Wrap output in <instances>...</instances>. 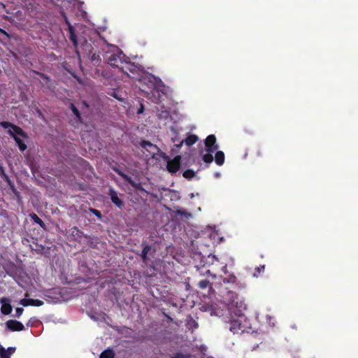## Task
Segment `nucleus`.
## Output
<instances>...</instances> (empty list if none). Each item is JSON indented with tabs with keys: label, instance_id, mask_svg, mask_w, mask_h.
Listing matches in <instances>:
<instances>
[{
	"label": "nucleus",
	"instance_id": "obj_1",
	"mask_svg": "<svg viewBox=\"0 0 358 358\" xmlns=\"http://www.w3.org/2000/svg\"><path fill=\"white\" fill-rule=\"evenodd\" d=\"M225 308V311H227L225 313V328H229L234 334L244 332L248 321L243 314V311L246 310V304L242 298L233 292H229Z\"/></svg>",
	"mask_w": 358,
	"mask_h": 358
},
{
	"label": "nucleus",
	"instance_id": "obj_2",
	"mask_svg": "<svg viewBox=\"0 0 358 358\" xmlns=\"http://www.w3.org/2000/svg\"><path fill=\"white\" fill-rule=\"evenodd\" d=\"M0 125L4 129H11L8 131V134L13 138L21 152L24 151L27 148V145L20 138V136L24 138H27V134L21 127L6 121L1 122Z\"/></svg>",
	"mask_w": 358,
	"mask_h": 358
},
{
	"label": "nucleus",
	"instance_id": "obj_3",
	"mask_svg": "<svg viewBox=\"0 0 358 358\" xmlns=\"http://www.w3.org/2000/svg\"><path fill=\"white\" fill-rule=\"evenodd\" d=\"M127 56L122 52V50H118L117 52H106L105 59L108 64L111 66L117 67L120 69Z\"/></svg>",
	"mask_w": 358,
	"mask_h": 358
},
{
	"label": "nucleus",
	"instance_id": "obj_4",
	"mask_svg": "<svg viewBox=\"0 0 358 358\" xmlns=\"http://www.w3.org/2000/svg\"><path fill=\"white\" fill-rule=\"evenodd\" d=\"M225 283L229 285V287H225V290L229 289L230 288L233 289V290H228L227 292V295L225 297V303L227 302L228 299V292H233L234 293H236L237 291H239L245 287V285L242 283L240 280H238L236 275L234 273H227L225 275Z\"/></svg>",
	"mask_w": 358,
	"mask_h": 358
},
{
	"label": "nucleus",
	"instance_id": "obj_5",
	"mask_svg": "<svg viewBox=\"0 0 358 358\" xmlns=\"http://www.w3.org/2000/svg\"><path fill=\"white\" fill-rule=\"evenodd\" d=\"M164 158L167 162L166 170L171 174L176 173L181 166V156L177 155L172 159L168 156H164Z\"/></svg>",
	"mask_w": 358,
	"mask_h": 358
},
{
	"label": "nucleus",
	"instance_id": "obj_6",
	"mask_svg": "<svg viewBox=\"0 0 358 358\" xmlns=\"http://www.w3.org/2000/svg\"><path fill=\"white\" fill-rule=\"evenodd\" d=\"M140 146L148 152L146 157L155 158V155L160 151V149L149 141L142 140L140 142Z\"/></svg>",
	"mask_w": 358,
	"mask_h": 358
},
{
	"label": "nucleus",
	"instance_id": "obj_7",
	"mask_svg": "<svg viewBox=\"0 0 358 358\" xmlns=\"http://www.w3.org/2000/svg\"><path fill=\"white\" fill-rule=\"evenodd\" d=\"M114 171L122 178V179L127 181L129 185L132 186L136 190H138L143 192H146L145 189L143 188L142 184L141 182H135L130 176L127 174L124 173L123 171H120L118 169H114Z\"/></svg>",
	"mask_w": 358,
	"mask_h": 358
},
{
	"label": "nucleus",
	"instance_id": "obj_8",
	"mask_svg": "<svg viewBox=\"0 0 358 358\" xmlns=\"http://www.w3.org/2000/svg\"><path fill=\"white\" fill-rule=\"evenodd\" d=\"M122 67H120V70L125 74L129 76V73H138L139 70V66L136 65L134 63L131 62L129 57H126V59L123 62Z\"/></svg>",
	"mask_w": 358,
	"mask_h": 358
},
{
	"label": "nucleus",
	"instance_id": "obj_9",
	"mask_svg": "<svg viewBox=\"0 0 358 358\" xmlns=\"http://www.w3.org/2000/svg\"><path fill=\"white\" fill-rule=\"evenodd\" d=\"M108 195L113 203L119 209L122 210L124 208V201L119 198L117 192L112 187L108 189Z\"/></svg>",
	"mask_w": 358,
	"mask_h": 358
},
{
	"label": "nucleus",
	"instance_id": "obj_10",
	"mask_svg": "<svg viewBox=\"0 0 358 358\" xmlns=\"http://www.w3.org/2000/svg\"><path fill=\"white\" fill-rule=\"evenodd\" d=\"M205 145L207 152H214L216 151L218 149V145L216 144L215 136L213 134L208 136L205 140Z\"/></svg>",
	"mask_w": 358,
	"mask_h": 358
},
{
	"label": "nucleus",
	"instance_id": "obj_11",
	"mask_svg": "<svg viewBox=\"0 0 358 358\" xmlns=\"http://www.w3.org/2000/svg\"><path fill=\"white\" fill-rule=\"evenodd\" d=\"M6 326L8 329L12 331H21L24 330V324L15 320H9L6 322Z\"/></svg>",
	"mask_w": 358,
	"mask_h": 358
},
{
	"label": "nucleus",
	"instance_id": "obj_12",
	"mask_svg": "<svg viewBox=\"0 0 358 358\" xmlns=\"http://www.w3.org/2000/svg\"><path fill=\"white\" fill-rule=\"evenodd\" d=\"M0 303H1V313L3 315H8L11 313L13 308L10 303V299L8 298H1Z\"/></svg>",
	"mask_w": 358,
	"mask_h": 358
},
{
	"label": "nucleus",
	"instance_id": "obj_13",
	"mask_svg": "<svg viewBox=\"0 0 358 358\" xmlns=\"http://www.w3.org/2000/svg\"><path fill=\"white\" fill-rule=\"evenodd\" d=\"M65 21L66 24L68 25V29L69 32V39L73 43V46L77 48L78 46V41L77 39V36L75 32V29L72 24L69 22L66 17H65Z\"/></svg>",
	"mask_w": 358,
	"mask_h": 358
},
{
	"label": "nucleus",
	"instance_id": "obj_14",
	"mask_svg": "<svg viewBox=\"0 0 358 358\" xmlns=\"http://www.w3.org/2000/svg\"><path fill=\"white\" fill-rule=\"evenodd\" d=\"M34 73L38 75L42 78L43 80L41 81V85L44 87L49 89V90L51 89L52 84H51V80L49 76H48L47 75H45L43 73H41V72H38L36 71H34Z\"/></svg>",
	"mask_w": 358,
	"mask_h": 358
},
{
	"label": "nucleus",
	"instance_id": "obj_15",
	"mask_svg": "<svg viewBox=\"0 0 358 358\" xmlns=\"http://www.w3.org/2000/svg\"><path fill=\"white\" fill-rule=\"evenodd\" d=\"M198 141V137L194 134H190L187 136L184 140H182L180 143L177 145L178 147H181L182 143H185L187 145L191 146L196 143Z\"/></svg>",
	"mask_w": 358,
	"mask_h": 358
},
{
	"label": "nucleus",
	"instance_id": "obj_16",
	"mask_svg": "<svg viewBox=\"0 0 358 358\" xmlns=\"http://www.w3.org/2000/svg\"><path fill=\"white\" fill-rule=\"evenodd\" d=\"M31 219L36 224H38L41 228H45V224L44 222L34 213L29 215Z\"/></svg>",
	"mask_w": 358,
	"mask_h": 358
},
{
	"label": "nucleus",
	"instance_id": "obj_17",
	"mask_svg": "<svg viewBox=\"0 0 358 358\" xmlns=\"http://www.w3.org/2000/svg\"><path fill=\"white\" fill-rule=\"evenodd\" d=\"M151 250V246L146 244L144 245L143 250L141 254V259L143 262H146L148 260V254Z\"/></svg>",
	"mask_w": 358,
	"mask_h": 358
},
{
	"label": "nucleus",
	"instance_id": "obj_18",
	"mask_svg": "<svg viewBox=\"0 0 358 358\" xmlns=\"http://www.w3.org/2000/svg\"><path fill=\"white\" fill-rule=\"evenodd\" d=\"M215 161L217 165H222L224 164V152H217V153L215 154Z\"/></svg>",
	"mask_w": 358,
	"mask_h": 358
},
{
	"label": "nucleus",
	"instance_id": "obj_19",
	"mask_svg": "<svg viewBox=\"0 0 358 358\" xmlns=\"http://www.w3.org/2000/svg\"><path fill=\"white\" fill-rule=\"evenodd\" d=\"M115 353L113 350L107 349L103 350L101 355L99 358H114Z\"/></svg>",
	"mask_w": 358,
	"mask_h": 358
},
{
	"label": "nucleus",
	"instance_id": "obj_20",
	"mask_svg": "<svg viewBox=\"0 0 358 358\" xmlns=\"http://www.w3.org/2000/svg\"><path fill=\"white\" fill-rule=\"evenodd\" d=\"M69 108L72 110L74 115L77 117L78 121L81 122L82 117H81L80 111L76 107V106L73 103H71L69 105Z\"/></svg>",
	"mask_w": 358,
	"mask_h": 358
},
{
	"label": "nucleus",
	"instance_id": "obj_21",
	"mask_svg": "<svg viewBox=\"0 0 358 358\" xmlns=\"http://www.w3.org/2000/svg\"><path fill=\"white\" fill-rule=\"evenodd\" d=\"M196 175V173L192 169H187L182 173V176L187 179H192Z\"/></svg>",
	"mask_w": 358,
	"mask_h": 358
},
{
	"label": "nucleus",
	"instance_id": "obj_22",
	"mask_svg": "<svg viewBox=\"0 0 358 358\" xmlns=\"http://www.w3.org/2000/svg\"><path fill=\"white\" fill-rule=\"evenodd\" d=\"M198 287L201 289H206L208 287H210V289H212L211 286H210L209 280L206 279L200 280L198 283Z\"/></svg>",
	"mask_w": 358,
	"mask_h": 358
},
{
	"label": "nucleus",
	"instance_id": "obj_23",
	"mask_svg": "<svg viewBox=\"0 0 358 358\" xmlns=\"http://www.w3.org/2000/svg\"><path fill=\"white\" fill-rule=\"evenodd\" d=\"M83 50H84L87 54L90 55L92 54V46L90 43H87L86 40H85V43L81 45Z\"/></svg>",
	"mask_w": 358,
	"mask_h": 358
},
{
	"label": "nucleus",
	"instance_id": "obj_24",
	"mask_svg": "<svg viewBox=\"0 0 358 358\" xmlns=\"http://www.w3.org/2000/svg\"><path fill=\"white\" fill-rule=\"evenodd\" d=\"M234 266V259L233 258L230 257L227 260V263L225 264V275H227L229 273L227 267L229 266V268L231 269Z\"/></svg>",
	"mask_w": 358,
	"mask_h": 358
},
{
	"label": "nucleus",
	"instance_id": "obj_25",
	"mask_svg": "<svg viewBox=\"0 0 358 358\" xmlns=\"http://www.w3.org/2000/svg\"><path fill=\"white\" fill-rule=\"evenodd\" d=\"M213 152H208V153H206L205 155H203V160L206 162V163H210L213 162V155H212Z\"/></svg>",
	"mask_w": 358,
	"mask_h": 358
},
{
	"label": "nucleus",
	"instance_id": "obj_26",
	"mask_svg": "<svg viewBox=\"0 0 358 358\" xmlns=\"http://www.w3.org/2000/svg\"><path fill=\"white\" fill-rule=\"evenodd\" d=\"M91 61L92 62H94V64H98L100 63L101 62V58H100V56L99 55L96 54V53H93L92 55H91Z\"/></svg>",
	"mask_w": 358,
	"mask_h": 358
},
{
	"label": "nucleus",
	"instance_id": "obj_27",
	"mask_svg": "<svg viewBox=\"0 0 358 358\" xmlns=\"http://www.w3.org/2000/svg\"><path fill=\"white\" fill-rule=\"evenodd\" d=\"M72 234L73 236H76L78 238H81L83 235V232L80 230L77 227H73L72 228Z\"/></svg>",
	"mask_w": 358,
	"mask_h": 358
},
{
	"label": "nucleus",
	"instance_id": "obj_28",
	"mask_svg": "<svg viewBox=\"0 0 358 358\" xmlns=\"http://www.w3.org/2000/svg\"><path fill=\"white\" fill-rule=\"evenodd\" d=\"M20 303L23 306H32V299H22Z\"/></svg>",
	"mask_w": 358,
	"mask_h": 358
},
{
	"label": "nucleus",
	"instance_id": "obj_29",
	"mask_svg": "<svg viewBox=\"0 0 358 358\" xmlns=\"http://www.w3.org/2000/svg\"><path fill=\"white\" fill-rule=\"evenodd\" d=\"M89 210L95 216H96L99 219H101L102 218V215H101V213L95 209V208H89Z\"/></svg>",
	"mask_w": 358,
	"mask_h": 358
},
{
	"label": "nucleus",
	"instance_id": "obj_30",
	"mask_svg": "<svg viewBox=\"0 0 358 358\" xmlns=\"http://www.w3.org/2000/svg\"><path fill=\"white\" fill-rule=\"evenodd\" d=\"M264 269H265L264 265H262L260 266L256 267L255 273H254V276L258 277L259 275V274L264 271Z\"/></svg>",
	"mask_w": 358,
	"mask_h": 358
},
{
	"label": "nucleus",
	"instance_id": "obj_31",
	"mask_svg": "<svg viewBox=\"0 0 358 358\" xmlns=\"http://www.w3.org/2000/svg\"><path fill=\"white\" fill-rule=\"evenodd\" d=\"M0 175L2 178H3L7 182L10 181L8 176L6 173L5 170L3 166H0Z\"/></svg>",
	"mask_w": 358,
	"mask_h": 358
},
{
	"label": "nucleus",
	"instance_id": "obj_32",
	"mask_svg": "<svg viewBox=\"0 0 358 358\" xmlns=\"http://www.w3.org/2000/svg\"><path fill=\"white\" fill-rule=\"evenodd\" d=\"M178 215H180V216H184L185 217H189L191 218L192 217V213H188L185 210H178L177 212Z\"/></svg>",
	"mask_w": 358,
	"mask_h": 358
},
{
	"label": "nucleus",
	"instance_id": "obj_33",
	"mask_svg": "<svg viewBox=\"0 0 358 358\" xmlns=\"http://www.w3.org/2000/svg\"><path fill=\"white\" fill-rule=\"evenodd\" d=\"M0 357L1 358H10L9 354L7 353L3 348L0 349Z\"/></svg>",
	"mask_w": 358,
	"mask_h": 358
},
{
	"label": "nucleus",
	"instance_id": "obj_34",
	"mask_svg": "<svg viewBox=\"0 0 358 358\" xmlns=\"http://www.w3.org/2000/svg\"><path fill=\"white\" fill-rule=\"evenodd\" d=\"M42 305H43V301L32 299V306H41Z\"/></svg>",
	"mask_w": 358,
	"mask_h": 358
},
{
	"label": "nucleus",
	"instance_id": "obj_35",
	"mask_svg": "<svg viewBox=\"0 0 358 358\" xmlns=\"http://www.w3.org/2000/svg\"><path fill=\"white\" fill-rule=\"evenodd\" d=\"M190 356L189 355H183L182 353H177L174 356L171 357V358H189Z\"/></svg>",
	"mask_w": 358,
	"mask_h": 358
},
{
	"label": "nucleus",
	"instance_id": "obj_36",
	"mask_svg": "<svg viewBox=\"0 0 358 358\" xmlns=\"http://www.w3.org/2000/svg\"><path fill=\"white\" fill-rule=\"evenodd\" d=\"M23 311L24 309L22 308H17L15 310L16 313L15 316L17 317H20L22 315Z\"/></svg>",
	"mask_w": 358,
	"mask_h": 358
},
{
	"label": "nucleus",
	"instance_id": "obj_37",
	"mask_svg": "<svg viewBox=\"0 0 358 358\" xmlns=\"http://www.w3.org/2000/svg\"><path fill=\"white\" fill-rule=\"evenodd\" d=\"M8 354H9V356H10L12 354H13L15 351V348L10 347L6 350Z\"/></svg>",
	"mask_w": 358,
	"mask_h": 358
},
{
	"label": "nucleus",
	"instance_id": "obj_38",
	"mask_svg": "<svg viewBox=\"0 0 358 358\" xmlns=\"http://www.w3.org/2000/svg\"><path fill=\"white\" fill-rule=\"evenodd\" d=\"M0 33L3 34V35H6V36H8V33L5 30H3V29H2L1 28H0Z\"/></svg>",
	"mask_w": 358,
	"mask_h": 358
},
{
	"label": "nucleus",
	"instance_id": "obj_39",
	"mask_svg": "<svg viewBox=\"0 0 358 358\" xmlns=\"http://www.w3.org/2000/svg\"><path fill=\"white\" fill-rule=\"evenodd\" d=\"M143 109H144L143 106L141 105V108L138 110V113L140 114V113H143Z\"/></svg>",
	"mask_w": 358,
	"mask_h": 358
},
{
	"label": "nucleus",
	"instance_id": "obj_40",
	"mask_svg": "<svg viewBox=\"0 0 358 358\" xmlns=\"http://www.w3.org/2000/svg\"><path fill=\"white\" fill-rule=\"evenodd\" d=\"M206 274H209V273H210V270H207V271H206Z\"/></svg>",
	"mask_w": 358,
	"mask_h": 358
},
{
	"label": "nucleus",
	"instance_id": "obj_41",
	"mask_svg": "<svg viewBox=\"0 0 358 358\" xmlns=\"http://www.w3.org/2000/svg\"><path fill=\"white\" fill-rule=\"evenodd\" d=\"M208 358H213V357H208Z\"/></svg>",
	"mask_w": 358,
	"mask_h": 358
}]
</instances>
